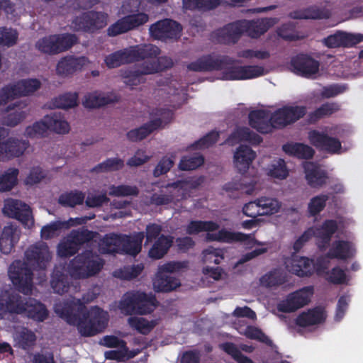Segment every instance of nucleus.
Here are the masks:
<instances>
[{
	"mask_svg": "<svg viewBox=\"0 0 363 363\" xmlns=\"http://www.w3.org/2000/svg\"><path fill=\"white\" fill-rule=\"evenodd\" d=\"M330 265V260L327 257H318L316 259V273L330 283L348 285L351 278L345 271L339 266L328 270Z\"/></svg>",
	"mask_w": 363,
	"mask_h": 363,
	"instance_id": "nucleus-19",
	"label": "nucleus"
},
{
	"mask_svg": "<svg viewBox=\"0 0 363 363\" xmlns=\"http://www.w3.org/2000/svg\"><path fill=\"white\" fill-rule=\"evenodd\" d=\"M202 181L201 178L191 177L169 184L162 194L153 195L150 203L155 205L176 203L189 197L192 191L196 189Z\"/></svg>",
	"mask_w": 363,
	"mask_h": 363,
	"instance_id": "nucleus-8",
	"label": "nucleus"
},
{
	"mask_svg": "<svg viewBox=\"0 0 363 363\" xmlns=\"http://www.w3.org/2000/svg\"><path fill=\"white\" fill-rule=\"evenodd\" d=\"M45 121L49 123L50 130L59 133L65 134L69 132V125L60 114H52L45 116Z\"/></svg>",
	"mask_w": 363,
	"mask_h": 363,
	"instance_id": "nucleus-49",
	"label": "nucleus"
},
{
	"mask_svg": "<svg viewBox=\"0 0 363 363\" xmlns=\"http://www.w3.org/2000/svg\"><path fill=\"white\" fill-rule=\"evenodd\" d=\"M219 4V0H183L184 7L189 9H211Z\"/></svg>",
	"mask_w": 363,
	"mask_h": 363,
	"instance_id": "nucleus-58",
	"label": "nucleus"
},
{
	"mask_svg": "<svg viewBox=\"0 0 363 363\" xmlns=\"http://www.w3.org/2000/svg\"><path fill=\"white\" fill-rule=\"evenodd\" d=\"M143 237V233H138L133 237L123 236V238L128 239L130 241L128 242H122L121 252L131 255H137L141 250Z\"/></svg>",
	"mask_w": 363,
	"mask_h": 363,
	"instance_id": "nucleus-51",
	"label": "nucleus"
},
{
	"mask_svg": "<svg viewBox=\"0 0 363 363\" xmlns=\"http://www.w3.org/2000/svg\"><path fill=\"white\" fill-rule=\"evenodd\" d=\"M356 254L357 248L353 242L337 240L330 245L326 255L319 257H327L329 260L332 259L347 260L354 257Z\"/></svg>",
	"mask_w": 363,
	"mask_h": 363,
	"instance_id": "nucleus-22",
	"label": "nucleus"
},
{
	"mask_svg": "<svg viewBox=\"0 0 363 363\" xmlns=\"http://www.w3.org/2000/svg\"><path fill=\"white\" fill-rule=\"evenodd\" d=\"M219 225L212 221H191L186 227L189 234H197L200 232H206V239L208 241H218L222 242H241L245 248L252 249V252L244 255L238 262L237 264L247 262L267 252L269 246L267 243L258 242L252 235L242 233H233L225 229L215 233Z\"/></svg>",
	"mask_w": 363,
	"mask_h": 363,
	"instance_id": "nucleus-2",
	"label": "nucleus"
},
{
	"mask_svg": "<svg viewBox=\"0 0 363 363\" xmlns=\"http://www.w3.org/2000/svg\"><path fill=\"white\" fill-rule=\"evenodd\" d=\"M250 123L252 127L262 133H268L273 129L271 120V111L269 109H257L251 111L249 115Z\"/></svg>",
	"mask_w": 363,
	"mask_h": 363,
	"instance_id": "nucleus-34",
	"label": "nucleus"
},
{
	"mask_svg": "<svg viewBox=\"0 0 363 363\" xmlns=\"http://www.w3.org/2000/svg\"><path fill=\"white\" fill-rule=\"evenodd\" d=\"M172 244V239L171 238L160 236L150 250V257L156 259L162 258L167 252Z\"/></svg>",
	"mask_w": 363,
	"mask_h": 363,
	"instance_id": "nucleus-48",
	"label": "nucleus"
},
{
	"mask_svg": "<svg viewBox=\"0 0 363 363\" xmlns=\"http://www.w3.org/2000/svg\"><path fill=\"white\" fill-rule=\"evenodd\" d=\"M286 116L285 119H281L279 123H291L299 119L306 113V109L301 106H286Z\"/></svg>",
	"mask_w": 363,
	"mask_h": 363,
	"instance_id": "nucleus-57",
	"label": "nucleus"
},
{
	"mask_svg": "<svg viewBox=\"0 0 363 363\" xmlns=\"http://www.w3.org/2000/svg\"><path fill=\"white\" fill-rule=\"evenodd\" d=\"M328 195L320 194L313 196L307 204V212L310 216H315L323 211L328 201Z\"/></svg>",
	"mask_w": 363,
	"mask_h": 363,
	"instance_id": "nucleus-50",
	"label": "nucleus"
},
{
	"mask_svg": "<svg viewBox=\"0 0 363 363\" xmlns=\"http://www.w3.org/2000/svg\"><path fill=\"white\" fill-rule=\"evenodd\" d=\"M203 163V158L201 155L184 156L182 158L179 167L184 171L192 170L199 167Z\"/></svg>",
	"mask_w": 363,
	"mask_h": 363,
	"instance_id": "nucleus-62",
	"label": "nucleus"
},
{
	"mask_svg": "<svg viewBox=\"0 0 363 363\" xmlns=\"http://www.w3.org/2000/svg\"><path fill=\"white\" fill-rule=\"evenodd\" d=\"M156 55L150 56H136L135 60L143 59V61L136 64L133 70L124 76L125 83L130 86H136L145 82L144 75L153 74L171 67L172 60L167 57H158L160 50L157 48Z\"/></svg>",
	"mask_w": 363,
	"mask_h": 363,
	"instance_id": "nucleus-7",
	"label": "nucleus"
},
{
	"mask_svg": "<svg viewBox=\"0 0 363 363\" xmlns=\"http://www.w3.org/2000/svg\"><path fill=\"white\" fill-rule=\"evenodd\" d=\"M118 100V96L113 93L94 91L88 93L84 96L82 104L86 108H92L113 103Z\"/></svg>",
	"mask_w": 363,
	"mask_h": 363,
	"instance_id": "nucleus-37",
	"label": "nucleus"
},
{
	"mask_svg": "<svg viewBox=\"0 0 363 363\" xmlns=\"http://www.w3.org/2000/svg\"><path fill=\"white\" fill-rule=\"evenodd\" d=\"M189 69L197 71H220V79L223 80H247L255 79L267 74V70L262 66L236 65L234 60L223 58L214 59L211 56H205L191 63Z\"/></svg>",
	"mask_w": 363,
	"mask_h": 363,
	"instance_id": "nucleus-4",
	"label": "nucleus"
},
{
	"mask_svg": "<svg viewBox=\"0 0 363 363\" xmlns=\"http://www.w3.org/2000/svg\"><path fill=\"white\" fill-rule=\"evenodd\" d=\"M143 270L142 264H137L133 267H127L121 269L120 271L115 272L114 275L125 279H130L138 277Z\"/></svg>",
	"mask_w": 363,
	"mask_h": 363,
	"instance_id": "nucleus-64",
	"label": "nucleus"
},
{
	"mask_svg": "<svg viewBox=\"0 0 363 363\" xmlns=\"http://www.w3.org/2000/svg\"><path fill=\"white\" fill-rule=\"evenodd\" d=\"M157 52V47L152 45L132 47L107 55L104 62L108 68H114L123 63L134 61L136 56H150V55H156Z\"/></svg>",
	"mask_w": 363,
	"mask_h": 363,
	"instance_id": "nucleus-14",
	"label": "nucleus"
},
{
	"mask_svg": "<svg viewBox=\"0 0 363 363\" xmlns=\"http://www.w3.org/2000/svg\"><path fill=\"white\" fill-rule=\"evenodd\" d=\"M130 326L143 334L148 333L157 324V321L148 320L142 317H130L128 320Z\"/></svg>",
	"mask_w": 363,
	"mask_h": 363,
	"instance_id": "nucleus-53",
	"label": "nucleus"
},
{
	"mask_svg": "<svg viewBox=\"0 0 363 363\" xmlns=\"http://www.w3.org/2000/svg\"><path fill=\"white\" fill-rule=\"evenodd\" d=\"M48 130H50L49 123L45 121V116L41 120L27 126L25 129L24 135L30 138H39L45 135Z\"/></svg>",
	"mask_w": 363,
	"mask_h": 363,
	"instance_id": "nucleus-52",
	"label": "nucleus"
},
{
	"mask_svg": "<svg viewBox=\"0 0 363 363\" xmlns=\"http://www.w3.org/2000/svg\"><path fill=\"white\" fill-rule=\"evenodd\" d=\"M90 62L87 57L67 56L61 59L56 66V74L66 77L87 67Z\"/></svg>",
	"mask_w": 363,
	"mask_h": 363,
	"instance_id": "nucleus-23",
	"label": "nucleus"
},
{
	"mask_svg": "<svg viewBox=\"0 0 363 363\" xmlns=\"http://www.w3.org/2000/svg\"><path fill=\"white\" fill-rule=\"evenodd\" d=\"M186 264L180 262H169L158 266L152 279L153 289L157 292H169L180 286L179 280L169 274L178 272L185 268Z\"/></svg>",
	"mask_w": 363,
	"mask_h": 363,
	"instance_id": "nucleus-11",
	"label": "nucleus"
},
{
	"mask_svg": "<svg viewBox=\"0 0 363 363\" xmlns=\"http://www.w3.org/2000/svg\"><path fill=\"white\" fill-rule=\"evenodd\" d=\"M340 109V105L337 103H328L323 104L319 108L316 109L313 113L310 115V121H315L316 120L328 116Z\"/></svg>",
	"mask_w": 363,
	"mask_h": 363,
	"instance_id": "nucleus-56",
	"label": "nucleus"
},
{
	"mask_svg": "<svg viewBox=\"0 0 363 363\" xmlns=\"http://www.w3.org/2000/svg\"><path fill=\"white\" fill-rule=\"evenodd\" d=\"M157 301L152 294L141 291H132L125 294L119 303L118 308L121 313L129 315L132 313H150L157 306Z\"/></svg>",
	"mask_w": 363,
	"mask_h": 363,
	"instance_id": "nucleus-10",
	"label": "nucleus"
},
{
	"mask_svg": "<svg viewBox=\"0 0 363 363\" xmlns=\"http://www.w3.org/2000/svg\"><path fill=\"white\" fill-rule=\"evenodd\" d=\"M327 315L322 307H315L301 313L296 319V323L301 328L315 327L323 323Z\"/></svg>",
	"mask_w": 363,
	"mask_h": 363,
	"instance_id": "nucleus-29",
	"label": "nucleus"
},
{
	"mask_svg": "<svg viewBox=\"0 0 363 363\" xmlns=\"http://www.w3.org/2000/svg\"><path fill=\"white\" fill-rule=\"evenodd\" d=\"M130 240L123 236L116 235H106L100 244V250L103 253L121 252L122 242H128Z\"/></svg>",
	"mask_w": 363,
	"mask_h": 363,
	"instance_id": "nucleus-43",
	"label": "nucleus"
},
{
	"mask_svg": "<svg viewBox=\"0 0 363 363\" xmlns=\"http://www.w3.org/2000/svg\"><path fill=\"white\" fill-rule=\"evenodd\" d=\"M76 41L77 38L73 35H53L38 40L36 47L41 52L55 54L67 50Z\"/></svg>",
	"mask_w": 363,
	"mask_h": 363,
	"instance_id": "nucleus-16",
	"label": "nucleus"
},
{
	"mask_svg": "<svg viewBox=\"0 0 363 363\" xmlns=\"http://www.w3.org/2000/svg\"><path fill=\"white\" fill-rule=\"evenodd\" d=\"M224 258V250L220 248L208 247L202 252V259L206 263L219 264Z\"/></svg>",
	"mask_w": 363,
	"mask_h": 363,
	"instance_id": "nucleus-55",
	"label": "nucleus"
},
{
	"mask_svg": "<svg viewBox=\"0 0 363 363\" xmlns=\"http://www.w3.org/2000/svg\"><path fill=\"white\" fill-rule=\"evenodd\" d=\"M294 72L298 74L310 77L318 70V63L307 57H298L292 61Z\"/></svg>",
	"mask_w": 363,
	"mask_h": 363,
	"instance_id": "nucleus-38",
	"label": "nucleus"
},
{
	"mask_svg": "<svg viewBox=\"0 0 363 363\" xmlns=\"http://www.w3.org/2000/svg\"><path fill=\"white\" fill-rule=\"evenodd\" d=\"M15 345L23 349L33 346L36 341V335L32 330L24 328H17L13 335Z\"/></svg>",
	"mask_w": 363,
	"mask_h": 363,
	"instance_id": "nucleus-40",
	"label": "nucleus"
},
{
	"mask_svg": "<svg viewBox=\"0 0 363 363\" xmlns=\"http://www.w3.org/2000/svg\"><path fill=\"white\" fill-rule=\"evenodd\" d=\"M305 179L312 188L320 189L328 183L329 177L326 172L318 164L306 162L303 164Z\"/></svg>",
	"mask_w": 363,
	"mask_h": 363,
	"instance_id": "nucleus-25",
	"label": "nucleus"
},
{
	"mask_svg": "<svg viewBox=\"0 0 363 363\" xmlns=\"http://www.w3.org/2000/svg\"><path fill=\"white\" fill-rule=\"evenodd\" d=\"M7 312L23 313L37 321H43L48 316L45 306L36 300L29 299L24 303L18 295H11L6 291L0 294V316Z\"/></svg>",
	"mask_w": 363,
	"mask_h": 363,
	"instance_id": "nucleus-6",
	"label": "nucleus"
},
{
	"mask_svg": "<svg viewBox=\"0 0 363 363\" xmlns=\"http://www.w3.org/2000/svg\"><path fill=\"white\" fill-rule=\"evenodd\" d=\"M45 177V171L39 166H35L30 169L23 182L26 185L32 186L40 182Z\"/></svg>",
	"mask_w": 363,
	"mask_h": 363,
	"instance_id": "nucleus-59",
	"label": "nucleus"
},
{
	"mask_svg": "<svg viewBox=\"0 0 363 363\" xmlns=\"http://www.w3.org/2000/svg\"><path fill=\"white\" fill-rule=\"evenodd\" d=\"M83 200L84 196L82 193L70 192L61 195L59 202L63 206L72 207L82 203Z\"/></svg>",
	"mask_w": 363,
	"mask_h": 363,
	"instance_id": "nucleus-63",
	"label": "nucleus"
},
{
	"mask_svg": "<svg viewBox=\"0 0 363 363\" xmlns=\"http://www.w3.org/2000/svg\"><path fill=\"white\" fill-rule=\"evenodd\" d=\"M148 18V16L143 12L133 13L110 26L108 33L113 36L123 33L145 23Z\"/></svg>",
	"mask_w": 363,
	"mask_h": 363,
	"instance_id": "nucleus-21",
	"label": "nucleus"
},
{
	"mask_svg": "<svg viewBox=\"0 0 363 363\" xmlns=\"http://www.w3.org/2000/svg\"><path fill=\"white\" fill-rule=\"evenodd\" d=\"M19 171L10 168L0 174V192L11 191L18 184Z\"/></svg>",
	"mask_w": 363,
	"mask_h": 363,
	"instance_id": "nucleus-47",
	"label": "nucleus"
},
{
	"mask_svg": "<svg viewBox=\"0 0 363 363\" xmlns=\"http://www.w3.org/2000/svg\"><path fill=\"white\" fill-rule=\"evenodd\" d=\"M19 238L20 230L17 227L11 224L6 225L0 236V250L4 254L10 253Z\"/></svg>",
	"mask_w": 363,
	"mask_h": 363,
	"instance_id": "nucleus-36",
	"label": "nucleus"
},
{
	"mask_svg": "<svg viewBox=\"0 0 363 363\" xmlns=\"http://www.w3.org/2000/svg\"><path fill=\"white\" fill-rule=\"evenodd\" d=\"M28 263L21 261L13 262L9 269V277L16 288L22 293L27 294L32 291V277L30 265L34 269H44L50 259V253L45 243L39 242L31 246L26 252Z\"/></svg>",
	"mask_w": 363,
	"mask_h": 363,
	"instance_id": "nucleus-3",
	"label": "nucleus"
},
{
	"mask_svg": "<svg viewBox=\"0 0 363 363\" xmlns=\"http://www.w3.org/2000/svg\"><path fill=\"white\" fill-rule=\"evenodd\" d=\"M172 118V114L169 111H157L151 114L150 120L148 123L139 128L129 131L127 136L129 140L133 141L143 140L152 131L164 127L171 121Z\"/></svg>",
	"mask_w": 363,
	"mask_h": 363,
	"instance_id": "nucleus-15",
	"label": "nucleus"
},
{
	"mask_svg": "<svg viewBox=\"0 0 363 363\" xmlns=\"http://www.w3.org/2000/svg\"><path fill=\"white\" fill-rule=\"evenodd\" d=\"M258 199L262 216L278 213L282 207L281 202L274 197L263 196Z\"/></svg>",
	"mask_w": 363,
	"mask_h": 363,
	"instance_id": "nucleus-44",
	"label": "nucleus"
},
{
	"mask_svg": "<svg viewBox=\"0 0 363 363\" xmlns=\"http://www.w3.org/2000/svg\"><path fill=\"white\" fill-rule=\"evenodd\" d=\"M13 85L18 97H20L33 94L40 87L41 83L36 79H28L21 80Z\"/></svg>",
	"mask_w": 363,
	"mask_h": 363,
	"instance_id": "nucleus-45",
	"label": "nucleus"
},
{
	"mask_svg": "<svg viewBox=\"0 0 363 363\" xmlns=\"http://www.w3.org/2000/svg\"><path fill=\"white\" fill-rule=\"evenodd\" d=\"M103 266L99 256L86 252L76 257L68 267V273L72 278L84 279L97 274Z\"/></svg>",
	"mask_w": 363,
	"mask_h": 363,
	"instance_id": "nucleus-12",
	"label": "nucleus"
},
{
	"mask_svg": "<svg viewBox=\"0 0 363 363\" xmlns=\"http://www.w3.org/2000/svg\"><path fill=\"white\" fill-rule=\"evenodd\" d=\"M345 128L342 125H331L324 130H312L308 133L310 142L315 146L333 154H341L346 151L341 143L333 136H343Z\"/></svg>",
	"mask_w": 363,
	"mask_h": 363,
	"instance_id": "nucleus-9",
	"label": "nucleus"
},
{
	"mask_svg": "<svg viewBox=\"0 0 363 363\" xmlns=\"http://www.w3.org/2000/svg\"><path fill=\"white\" fill-rule=\"evenodd\" d=\"M100 344L107 347L118 349L117 351L106 352L105 356L108 359H122L125 357L128 358L133 357L136 354V352H133L128 353L124 342L115 336H106L103 337L100 341Z\"/></svg>",
	"mask_w": 363,
	"mask_h": 363,
	"instance_id": "nucleus-33",
	"label": "nucleus"
},
{
	"mask_svg": "<svg viewBox=\"0 0 363 363\" xmlns=\"http://www.w3.org/2000/svg\"><path fill=\"white\" fill-rule=\"evenodd\" d=\"M180 32V26L177 22L168 19L158 21L150 27L151 36L159 40L176 38Z\"/></svg>",
	"mask_w": 363,
	"mask_h": 363,
	"instance_id": "nucleus-26",
	"label": "nucleus"
},
{
	"mask_svg": "<svg viewBox=\"0 0 363 363\" xmlns=\"http://www.w3.org/2000/svg\"><path fill=\"white\" fill-rule=\"evenodd\" d=\"M26 104L22 102H16L9 104L4 110L1 118L3 125L14 127L21 123L27 116V111L24 109Z\"/></svg>",
	"mask_w": 363,
	"mask_h": 363,
	"instance_id": "nucleus-31",
	"label": "nucleus"
},
{
	"mask_svg": "<svg viewBox=\"0 0 363 363\" xmlns=\"http://www.w3.org/2000/svg\"><path fill=\"white\" fill-rule=\"evenodd\" d=\"M91 217L77 218L75 219H69L67 221H55L46 225H44L40 230V236L42 239L48 240L55 238L62 232V230L67 229L72 225H79L84 223L87 220L93 218Z\"/></svg>",
	"mask_w": 363,
	"mask_h": 363,
	"instance_id": "nucleus-32",
	"label": "nucleus"
},
{
	"mask_svg": "<svg viewBox=\"0 0 363 363\" xmlns=\"http://www.w3.org/2000/svg\"><path fill=\"white\" fill-rule=\"evenodd\" d=\"M242 141H247L252 145H257L261 143L262 138L247 128H239L228 140V143L230 145H234Z\"/></svg>",
	"mask_w": 363,
	"mask_h": 363,
	"instance_id": "nucleus-39",
	"label": "nucleus"
},
{
	"mask_svg": "<svg viewBox=\"0 0 363 363\" xmlns=\"http://www.w3.org/2000/svg\"><path fill=\"white\" fill-rule=\"evenodd\" d=\"M91 238L87 231H73L67 238H65L58 245L57 255L66 257L74 254L79 246Z\"/></svg>",
	"mask_w": 363,
	"mask_h": 363,
	"instance_id": "nucleus-20",
	"label": "nucleus"
},
{
	"mask_svg": "<svg viewBox=\"0 0 363 363\" xmlns=\"http://www.w3.org/2000/svg\"><path fill=\"white\" fill-rule=\"evenodd\" d=\"M220 347L238 363H253L252 359L242 355L237 347L233 343H224L220 345Z\"/></svg>",
	"mask_w": 363,
	"mask_h": 363,
	"instance_id": "nucleus-61",
	"label": "nucleus"
},
{
	"mask_svg": "<svg viewBox=\"0 0 363 363\" xmlns=\"http://www.w3.org/2000/svg\"><path fill=\"white\" fill-rule=\"evenodd\" d=\"M284 277L280 271L276 270L262 276L260 279V284L265 287H272L283 283Z\"/></svg>",
	"mask_w": 363,
	"mask_h": 363,
	"instance_id": "nucleus-60",
	"label": "nucleus"
},
{
	"mask_svg": "<svg viewBox=\"0 0 363 363\" xmlns=\"http://www.w3.org/2000/svg\"><path fill=\"white\" fill-rule=\"evenodd\" d=\"M28 143L16 138H9L0 144V160L6 161L23 155L28 147Z\"/></svg>",
	"mask_w": 363,
	"mask_h": 363,
	"instance_id": "nucleus-24",
	"label": "nucleus"
},
{
	"mask_svg": "<svg viewBox=\"0 0 363 363\" xmlns=\"http://www.w3.org/2000/svg\"><path fill=\"white\" fill-rule=\"evenodd\" d=\"M278 23L277 18H262L256 21H241L227 26L217 33L218 41L223 43H235L242 33L252 38H258Z\"/></svg>",
	"mask_w": 363,
	"mask_h": 363,
	"instance_id": "nucleus-5",
	"label": "nucleus"
},
{
	"mask_svg": "<svg viewBox=\"0 0 363 363\" xmlns=\"http://www.w3.org/2000/svg\"><path fill=\"white\" fill-rule=\"evenodd\" d=\"M95 298L94 294L83 297L82 300L74 298L70 302L56 303L55 312L70 325L77 327L79 333L86 337L93 336L104 331L107 327L108 313L99 307L84 311V305Z\"/></svg>",
	"mask_w": 363,
	"mask_h": 363,
	"instance_id": "nucleus-1",
	"label": "nucleus"
},
{
	"mask_svg": "<svg viewBox=\"0 0 363 363\" xmlns=\"http://www.w3.org/2000/svg\"><path fill=\"white\" fill-rule=\"evenodd\" d=\"M286 269L298 277H308L316 272V262L306 257L293 256L286 262Z\"/></svg>",
	"mask_w": 363,
	"mask_h": 363,
	"instance_id": "nucleus-27",
	"label": "nucleus"
},
{
	"mask_svg": "<svg viewBox=\"0 0 363 363\" xmlns=\"http://www.w3.org/2000/svg\"><path fill=\"white\" fill-rule=\"evenodd\" d=\"M329 16L328 11H320L316 7H310L305 10L296 11L291 13V17L297 19L323 18Z\"/></svg>",
	"mask_w": 363,
	"mask_h": 363,
	"instance_id": "nucleus-54",
	"label": "nucleus"
},
{
	"mask_svg": "<svg viewBox=\"0 0 363 363\" xmlns=\"http://www.w3.org/2000/svg\"><path fill=\"white\" fill-rule=\"evenodd\" d=\"M363 40V35L337 31L323 39V43L328 48L353 46Z\"/></svg>",
	"mask_w": 363,
	"mask_h": 363,
	"instance_id": "nucleus-28",
	"label": "nucleus"
},
{
	"mask_svg": "<svg viewBox=\"0 0 363 363\" xmlns=\"http://www.w3.org/2000/svg\"><path fill=\"white\" fill-rule=\"evenodd\" d=\"M255 157L256 152L250 147L240 145L233 154L234 167L240 173L244 174L248 172Z\"/></svg>",
	"mask_w": 363,
	"mask_h": 363,
	"instance_id": "nucleus-30",
	"label": "nucleus"
},
{
	"mask_svg": "<svg viewBox=\"0 0 363 363\" xmlns=\"http://www.w3.org/2000/svg\"><path fill=\"white\" fill-rule=\"evenodd\" d=\"M337 228V223L333 220L325 221L320 228H308L295 240L294 249L298 251L312 237H315L318 249L323 251L327 248L331 236Z\"/></svg>",
	"mask_w": 363,
	"mask_h": 363,
	"instance_id": "nucleus-13",
	"label": "nucleus"
},
{
	"mask_svg": "<svg viewBox=\"0 0 363 363\" xmlns=\"http://www.w3.org/2000/svg\"><path fill=\"white\" fill-rule=\"evenodd\" d=\"M266 174L272 179L284 180L289 176V171L284 160H274L266 168Z\"/></svg>",
	"mask_w": 363,
	"mask_h": 363,
	"instance_id": "nucleus-42",
	"label": "nucleus"
},
{
	"mask_svg": "<svg viewBox=\"0 0 363 363\" xmlns=\"http://www.w3.org/2000/svg\"><path fill=\"white\" fill-rule=\"evenodd\" d=\"M78 105V96L77 93H67L53 99L49 106L51 108L68 109Z\"/></svg>",
	"mask_w": 363,
	"mask_h": 363,
	"instance_id": "nucleus-46",
	"label": "nucleus"
},
{
	"mask_svg": "<svg viewBox=\"0 0 363 363\" xmlns=\"http://www.w3.org/2000/svg\"><path fill=\"white\" fill-rule=\"evenodd\" d=\"M3 213L18 220L28 229L34 226V219L28 206L21 201L8 199L5 201Z\"/></svg>",
	"mask_w": 363,
	"mask_h": 363,
	"instance_id": "nucleus-17",
	"label": "nucleus"
},
{
	"mask_svg": "<svg viewBox=\"0 0 363 363\" xmlns=\"http://www.w3.org/2000/svg\"><path fill=\"white\" fill-rule=\"evenodd\" d=\"M313 294V289L311 286L291 293L278 303L277 310L284 313L294 312L307 305L311 301Z\"/></svg>",
	"mask_w": 363,
	"mask_h": 363,
	"instance_id": "nucleus-18",
	"label": "nucleus"
},
{
	"mask_svg": "<svg viewBox=\"0 0 363 363\" xmlns=\"http://www.w3.org/2000/svg\"><path fill=\"white\" fill-rule=\"evenodd\" d=\"M106 24L107 15L91 11L84 14L82 21L77 24V28L93 32L96 29L104 28Z\"/></svg>",
	"mask_w": 363,
	"mask_h": 363,
	"instance_id": "nucleus-35",
	"label": "nucleus"
},
{
	"mask_svg": "<svg viewBox=\"0 0 363 363\" xmlns=\"http://www.w3.org/2000/svg\"><path fill=\"white\" fill-rule=\"evenodd\" d=\"M238 332L246 337L255 340L267 345H272V340L259 328L252 325H238L235 327Z\"/></svg>",
	"mask_w": 363,
	"mask_h": 363,
	"instance_id": "nucleus-41",
	"label": "nucleus"
}]
</instances>
